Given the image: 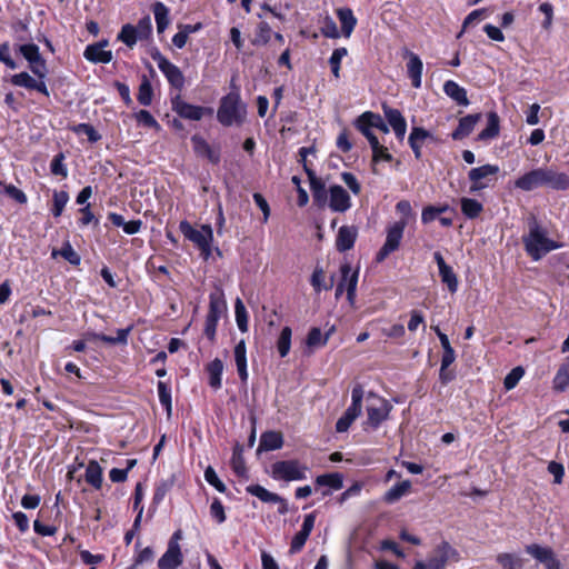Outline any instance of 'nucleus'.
I'll return each mask as SVG.
<instances>
[{
	"label": "nucleus",
	"instance_id": "1a4fd4ad",
	"mask_svg": "<svg viewBox=\"0 0 569 569\" xmlns=\"http://www.w3.org/2000/svg\"><path fill=\"white\" fill-rule=\"evenodd\" d=\"M179 230L181 233L198 248L207 246V243L213 241V231L210 224H202L201 228L194 229L190 222L182 220L179 223Z\"/></svg>",
	"mask_w": 569,
	"mask_h": 569
},
{
	"label": "nucleus",
	"instance_id": "cd10ccee",
	"mask_svg": "<svg viewBox=\"0 0 569 569\" xmlns=\"http://www.w3.org/2000/svg\"><path fill=\"white\" fill-rule=\"evenodd\" d=\"M445 93L455 100L459 106H468L469 100L465 88L460 87L453 80H448L443 84Z\"/></svg>",
	"mask_w": 569,
	"mask_h": 569
},
{
	"label": "nucleus",
	"instance_id": "9d476101",
	"mask_svg": "<svg viewBox=\"0 0 569 569\" xmlns=\"http://www.w3.org/2000/svg\"><path fill=\"white\" fill-rule=\"evenodd\" d=\"M171 106L172 110L181 118L194 121L200 120L204 114H212L213 112L211 108L193 106L186 102L184 100H182L180 94H177L174 98L171 99Z\"/></svg>",
	"mask_w": 569,
	"mask_h": 569
},
{
	"label": "nucleus",
	"instance_id": "6e6d98bb",
	"mask_svg": "<svg viewBox=\"0 0 569 569\" xmlns=\"http://www.w3.org/2000/svg\"><path fill=\"white\" fill-rule=\"evenodd\" d=\"M137 122L147 128L160 129L159 122L148 110H140L134 114Z\"/></svg>",
	"mask_w": 569,
	"mask_h": 569
},
{
	"label": "nucleus",
	"instance_id": "c756f323",
	"mask_svg": "<svg viewBox=\"0 0 569 569\" xmlns=\"http://www.w3.org/2000/svg\"><path fill=\"white\" fill-rule=\"evenodd\" d=\"M84 479L94 489H101L103 480L102 468L96 460H90L88 462Z\"/></svg>",
	"mask_w": 569,
	"mask_h": 569
},
{
	"label": "nucleus",
	"instance_id": "9b49d317",
	"mask_svg": "<svg viewBox=\"0 0 569 569\" xmlns=\"http://www.w3.org/2000/svg\"><path fill=\"white\" fill-rule=\"evenodd\" d=\"M153 60L157 62L158 68L164 74L168 82L176 89H182L184 86V77L181 70L170 62L166 57L160 53L153 56Z\"/></svg>",
	"mask_w": 569,
	"mask_h": 569
},
{
	"label": "nucleus",
	"instance_id": "c85d7f7f",
	"mask_svg": "<svg viewBox=\"0 0 569 569\" xmlns=\"http://www.w3.org/2000/svg\"><path fill=\"white\" fill-rule=\"evenodd\" d=\"M316 487H328L330 490H340L343 487V476L340 472H330L317 476Z\"/></svg>",
	"mask_w": 569,
	"mask_h": 569
},
{
	"label": "nucleus",
	"instance_id": "bb28decb",
	"mask_svg": "<svg viewBox=\"0 0 569 569\" xmlns=\"http://www.w3.org/2000/svg\"><path fill=\"white\" fill-rule=\"evenodd\" d=\"M337 16L341 24V33L343 37L349 38L357 24V18L349 8H340L337 10Z\"/></svg>",
	"mask_w": 569,
	"mask_h": 569
},
{
	"label": "nucleus",
	"instance_id": "f704fd0d",
	"mask_svg": "<svg viewBox=\"0 0 569 569\" xmlns=\"http://www.w3.org/2000/svg\"><path fill=\"white\" fill-rule=\"evenodd\" d=\"M246 491L263 502L274 503L281 500L278 493L271 492L260 485H250L246 488Z\"/></svg>",
	"mask_w": 569,
	"mask_h": 569
},
{
	"label": "nucleus",
	"instance_id": "473e14b6",
	"mask_svg": "<svg viewBox=\"0 0 569 569\" xmlns=\"http://www.w3.org/2000/svg\"><path fill=\"white\" fill-rule=\"evenodd\" d=\"M152 11L157 23V31L161 33L167 29V27L170 23L169 9L164 3L157 1L152 6Z\"/></svg>",
	"mask_w": 569,
	"mask_h": 569
},
{
	"label": "nucleus",
	"instance_id": "a878e982",
	"mask_svg": "<svg viewBox=\"0 0 569 569\" xmlns=\"http://www.w3.org/2000/svg\"><path fill=\"white\" fill-rule=\"evenodd\" d=\"M206 370L209 376V386L214 390H219L222 386L223 362L216 358L207 365Z\"/></svg>",
	"mask_w": 569,
	"mask_h": 569
},
{
	"label": "nucleus",
	"instance_id": "5fc2aeb1",
	"mask_svg": "<svg viewBox=\"0 0 569 569\" xmlns=\"http://www.w3.org/2000/svg\"><path fill=\"white\" fill-rule=\"evenodd\" d=\"M68 201L69 194L66 191H54L52 214L54 217H60Z\"/></svg>",
	"mask_w": 569,
	"mask_h": 569
},
{
	"label": "nucleus",
	"instance_id": "dca6fc26",
	"mask_svg": "<svg viewBox=\"0 0 569 569\" xmlns=\"http://www.w3.org/2000/svg\"><path fill=\"white\" fill-rule=\"evenodd\" d=\"M405 57L408 59L407 73L409 79L411 80V84L413 88L419 89L421 87V78L423 70L422 60L418 54L409 50L405 52Z\"/></svg>",
	"mask_w": 569,
	"mask_h": 569
},
{
	"label": "nucleus",
	"instance_id": "69168bd1",
	"mask_svg": "<svg viewBox=\"0 0 569 569\" xmlns=\"http://www.w3.org/2000/svg\"><path fill=\"white\" fill-rule=\"evenodd\" d=\"M271 28L267 22H260L253 44H266L270 40Z\"/></svg>",
	"mask_w": 569,
	"mask_h": 569
},
{
	"label": "nucleus",
	"instance_id": "8fccbe9b",
	"mask_svg": "<svg viewBox=\"0 0 569 569\" xmlns=\"http://www.w3.org/2000/svg\"><path fill=\"white\" fill-rule=\"evenodd\" d=\"M57 253H59L62 258H64L69 263L73 266L80 264L81 258L80 256L74 251L72 246L69 242H66L59 252L53 251L52 256L56 257Z\"/></svg>",
	"mask_w": 569,
	"mask_h": 569
},
{
	"label": "nucleus",
	"instance_id": "603ef678",
	"mask_svg": "<svg viewBox=\"0 0 569 569\" xmlns=\"http://www.w3.org/2000/svg\"><path fill=\"white\" fill-rule=\"evenodd\" d=\"M129 331H130L129 328H127V329H119L117 331V337H111V336H107V335H103V333H98L94 337L98 340L107 342V343H110V345H117V343H123L124 345L128 341Z\"/></svg>",
	"mask_w": 569,
	"mask_h": 569
},
{
	"label": "nucleus",
	"instance_id": "a19ab883",
	"mask_svg": "<svg viewBox=\"0 0 569 569\" xmlns=\"http://www.w3.org/2000/svg\"><path fill=\"white\" fill-rule=\"evenodd\" d=\"M152 97H153L152 86H151L149 79L146 76H143L142 80L140 82L139 91H138V96H137L138 102L144 107H148L152 102Z\"/></svg>",
	"mask_w": 569,
	"mask_h": 569
},
{
	"label": "nucleus",
	"instance_id": "7ed1b4c3",
	"mask_svg": "<svg viewBox=\"0 0 569 569\" xmlns=\"http://www.w3.org/2000/svg\"><path fill=\"white\" fill-rule=\"evenodd\" d=\"M309 468L297 459L279 460L271 465L270 476L277 481H302L307 479Z\"/></svg>",
	"mask_w": 569,
	"mask_h": 569
},
{
	"label": "nucleus",
	"instance_id": "e2e57ef3",
	"mask_svg": "<svg viewBox=\"0 0 569 569\" xmlns=\"http://www.w3.org/2000/svg\"><path fill=\"white\" fill-rule=\"evenodd\" d=\"M134 28H137V33L140 37V40L148 39L152 32L151 18L149 16L141 18Z\"/></svg>",
	"mask_w": 569,
	"mask_h": 569
},
{
	"label": "nucleus",
	"instance_id": "f257e3e1",
	"mask_svg": "<svg viewBox=\"0 0 569 569\" xmlns=\"http://www.w3.org/2000/svg\"><path fill=\"white\" fill-rule=\"evenodd\" d=\"M247 113L246 104L241 101L238 90L229 92L220 100L217 111L218 121L226 127L241 124Z\"/></svg>",
	"mask_w": 569,
	"mask_h": 569
},
{
	"label": "nucleus",
	"instance_id": "0eeeda50",
	"mask_svg": "<svg viewBox=\"0 0 569 569\" xmlns=\"http://www.w3.org/2000/svg\"><path fill=\"white\" fill-rule=\"evenodd\" d=\"M499 172V167L496 164H483L478 168H472L468 178L471 182L470 192H478L489 187L492 178Z\"/></svg>",
	"mask_w": 569,
	"mask_h": 569
},
{
	"label": "nucleus",
	"instance_id": "20e7f679",
	"mask_svg": "<svg viewBox=\"0 0 569 569\" xmlns=\"http://www.w3.org/2000/svg\"><path fill=\"white\" fill-rule=\"evenodd\" d=\"M227 310V302L221 289H217L209 296V310L206 317L204 335L208 339L213 340L216 337L217 326Z\"/></svg>",
	"mask_w": 569,
	"mask_h": 569
},
{
	"label": "nucleus",
	"instance_id": "b1692460",
	"mask_svg": "<svg viewBox=\"0 0 569 569\" xmlns=\"http://www.w3.org/2000/svg\"><path fill=\"white\" fill-rule=\"evenodd\" d=\"M233 353L239 378L242 382H246L248 380L247 348L243 340L236 345Z\"/></svg>",
	"mask_w": 569,
	"mask_h": 569
},
{
	"label": "nucleus",
	"instance_id": "3c124183",
	"mask_svg": "<svg viewBox=\"0 0 569 569\" xmlns=\"http://www.w3.org/2000/svg\"><path fill=\"white\" fill-rule=\"evenodd\" d=\"M72 131L77 134H86L91 143H94L101 139V136L89 123H79L72 128Z\"/></svg>",
	"mask_w": 569,
	"mask_h": 569
},
{
	"label": "nucleus",
	"instance_id": "72a5a7b5",
	"mask_svg": "<svg viewBox=\"0 0 569 569\" xmlns=\"http://www.w3.org/2000/svg\"><path fill=\"white\" fill-rule=\"evenodd\" d=\"M310 283L313 290L319 293L322 290H330L333 286V277L329 282L326 281L325 271L321 267L317 266L311 274Z\"/></svg>",
	"mask_w": 569,
	"mask_h": 569
},
{
	"label": "nucleus",
	"instance_id": "0e129e2a",
	"mask_svg": "<svg viewBox=\"0 0 569 569\" xmlns=\"http://www.w3.org/2000/svg\"><path fill=\"white\" fill-rule=\"evenodd\" d=\"M372 150V161L379 162V161H391L392 154L388 151L386 147H383L379 140H377L376 147H371Z\"/></svg>",
	"mask_w": 569,
	"mask_h": 569
},
{
	"label": "nucleus",
	"instance_id": "c9c22d12",
	"mask_svg": "<svg viewBox=\"0 0 569 569\" xmlns=\"http://www.w3.org/2000/svg\"><path fill=\"white\" fill-rule=\"evenodd\" d=\"M331 330L322 335L321 330L317 327L311 328L307 336V347L310 349H317L325 347L330 338Z\"/></svg>",
	"mask_w": 569,
	"mask_h": 569
},
{
	"label": "nucleus",
	"instance_id": "052dcab7",
	"mask_svg": "<svg viewBox=\"0 0 569 569\" xmlns=\"http://www.w3.org/2000/svg\"><path fill=\"white\" fill-rule=\"evenodd\" d=\"M12 84L32 90L34 87L36 79L32 78L28 72H20L13 74L11 78Z\"/></svg>",
	"mask_w": 569,
	"mask_h": 569
},
{
	"label": "nucleus",
	"instance_id": "6e6552de",
	"mask_svg": "<svg viewBox=\"0 0 569 569\" xmlns=\"http://www.w3.org/2000/svg\"><path fill=\"white\" fill-rule=\"evenodd\" d=\"M371 402L367 407V423L377 429L385 421L391 410V406L385 399L370 395Z\"/></svg>",
	"mask_w": 569,
	"mask_h": 569
},
{
	"label": "nucleus",
	"instance_id": "f8f14e48",
	"mask_svg": "<svg viewBox=\"0 0 569 569\" xmlns=\"http://www.w3.org/2000/svg\"><path fill=\"white\" fill-rule=\"evenodd\" d=\"M542 187L561 191L568 190L569 176L565 172L545 167L542 168Z\"/></svg>",
	"mask_w": 569,
	"mask_h": 569
},
{
	"label": "nucleus",
	"instance_id": "ea45409f",
	"mask_svg": "<svg viewBox=\"0 0 569 569\" xmlns=\"http://www.w3.org/2000/svg\"><path fill=\"white\" fill-rule=\"evenodd\" d=\"M117 38L119 41L123 42L129 48H132L137 43V41L140 40V37L137 33V28H134V26L130 23L122 26Z\"/></svg>",
	"mask_w": 569,
	"mask_h": 569
},
{
	"label": "nucleus",
	"instance_id": "13d9d810",
	"mask_svg": "<svg viewBox=\"0 0 569 569\" xmlns=\"http://www.w3.org/2000/svg\"><path fill=\"white\" fill-rule=\"evenodd\" d=\"M525 373V370L521 368V367H516L513 368L506 377H505V380H503V387L506 390H511L513 389L519 380L522 378Z\"/></svg>",
	"mask_w": 569,
	"mask_h": 569
},
{
	"label": "nucleus",
	"instance_id": "6ab92c4d",
	"mask_svg": "<svg viewBox=\"0 0 569 569\" xmlns=\"http://www.w3.org/2000/svg\"><path fill=\"white\" fill-rule=\"evenodd\" d=\"M341 280L345 283L347 291V299L352 305L356 299V290L358 284V270L352 271L349 263H343L340 267Z\"/></svg>",
	"mask_w": 569,
	"mask_h": 569
},
{
	"label": "nucleus",
	"instance_id": "864d4df0",
	"mask_svg": "<svg viewBox=\"0 0 569 569\" xmlns=\"http://www.w3.org/2000/svg\"><path fill=\"white\" fill-rule=\"evenodd\" d=\"M320 31L322 36L330 39H338L341 34L337 27V23L330 17H326L323 19Z\"/></svg>",
	"mask_w": 569,
	"mask_h": 569
},
{
	"label": "nucleus",
	"instance_id": "79ce46f5",
	"mask_svg": "<svg viewBox=\"0 0 569 569\" xmlns=\"http://www.w3.org/2000/svg\"><path fill=\"white\" fill-rule=\"evenodd\" d=\"M502 569H522V559L515 553H499L496 558Z\"/></svg>",
	"mask_w": 569,
	"mask_h": 569
},
{
	"label": "nucleus",
	"instance_id": "774afa93",
	"mask_svg": "<svg viewBox=\"0 0 569 569\" xmlns=\"http://www.w3.org/2000/svg\"><path fill=\"white\" fill-rule=\"evenodd\" d=\"M0 61L4 63L9 69H16L17 63L11 58L10 46L8 42L0 44Z\"/></svg>",
	"mask_w": 569,
	"mask_h": 569
},
{
	"label": "nucleus",
	"instance_id": "4d7b16f0",
	"mask_svg": "<svg viewBox=\"0 0 569 569\" xmlns=\"http://www.w3.org/2000/svg\"><path fill=\"white\" fill-rule=\"evenodd\" d=\"M204 479L210 486L214 487L219 492H226V485L219 479L217 472L212 467L209 466L204 470Z\"/></svg>",
	"mask_w": 569,
	"mask_h": 569
},
{
	"label": "nucleus",
	"instance_id": "e433bc0d",
	"mask_svg": "<svg viewBox=\"0 0 569 569\" xmlns=\"http://www.w3.org/2000/svg\"><path fill=\"white\" fill-rule=\"evenodd\" d=\"M499 117L496 112H490L488 114L487 127L479 133V140H489L493 139L499 134Z\"/></svg>",
	"mask_w": 569,
	"mask_h": 569
},
{
	"label": "nucleus",
	"instance_id": "4468645a",
	"mask_svg": "<svg viewBox=\"0 0 569 569\" xmlns=\"http://www.w3.org/2000/svg\"><path fill=\"white\" fill-rule=\"evenodd\" d=\"M385 118L399 140H403L407 132V122L402 113L398 109H393L387 104L382 106Z\"/></svg>",
	"mask_w": 569,
	"mask_h": 569
},
{
	"label": "nucleus",
	"instance_id": "f3484780",
	"mask_svg": "<svg viewBox=\"0 0 569 569\" xmlns=\"http://www.w3.org/2000/svg\"><path fill=\"white\" fill-rule=\"evenodd\" d=\"M182 552L179 543L169 542L167 551L158 560L159 569H177L182 563Z\"/></svg>",
	"mask_w": 569,
	"mask_h": 569
},
{
	"label": "nucleus",
	"instance_id": "7c9ffc66",
	"mask_svg": "<svg viewBox=\"0 0 569 569\" xmlns=\"http://www.w3.org/2000/svg\"><path fill=\"white\" fill-rule=\"evenodd\" d=\"M191 142L197 154L207 157L213 163L219 161V156L211 149L209 143L202 137L194 134L191 137Z\"/></svg>",
	"mask_w": 569,
	"mask_h": 569
},
{
	"label": "nucleus",
	"instance_id": "2eb2a0df",
	"mask_svg": "<svg viewBox=\"0 0 569 569\" xmlns=\"http://www.w3.org/2000/svg\"><path fill=\"white\" fill-rule=\"evenodd\" d=\"M108 46V40H101L99 42L89 44L83 51V57L93 63H109L113 56L111 51L104 50Z\"/></svg>",
	"mask_w": 569,
	"mask_h": 569
},
{
	"label": "nucleus",
	"instance_id": "423d86ee",
	"mask_svg": "<svg viewBox=\"0 0 569 569\" xmlns=\"http://www.w3.org/2000/svg\"><path fill=\"white\" fill-rule=\"evenodd\" d=\"M459 552L448 541H441L428 558L429 569H445L450 561H458Z\"/></svg>",
	"mask_w": 569,
	"mask_h": 569
},
{
	"label": "nucleus",
	"instance_id": "2f4dec72",
	"mask_svg": "<svg viewBox=\"0 0 569 569\" xmlns=\"http://www.w3.org/2000/svg\"><path fill=\"white\" fill-rule=\"evenodd\" d=\"M411 489V481L403 480L393 485L383 496V501L387 503H395L399 501L403 496L409 493Z\"/></svg>",
	"mask_w": 569,
	"mask_h": 569
},
{
	"label": "nucleus",
	"instance_id": "a18cd8bd",
	"mask_svg": "<svg viewBox=\"0 0 569 569\" xmlns=\"http://www.w3.org/2000/svg\"><path fill=\"white\" fill-rule=\"evenodd\" d=\"M526 552L532 556L536 560L541 562L542 565L548 561V559L553 555L551 548L541 547L539 545H529L526 547Z\"/></svg>",
	"mask_w": 569,
	"mask_h": 569
},
{
	"label": "nucleus",
	"instance_id": "bf43d9fd",
	"mask_svg": "<svg viewBox=\"0 0 569 569\" xmlns=\"http://www.w3.org/2000/svg\"><path fill=\"white\" fill-rule=\"evenodd\" d=\"M19 52L29 63L41 57L39 47L34 43L21 44L19 47Z\"/></svg>",
	"mask_w": 569,
	"mask_h": 569
},
{
	"label": "nucleus",
	"instance_id": "ddd939ff",
	"mask_svg": "<svg viewBox=\"0 0 569 569\" xmlns=\"http://www.w3.org/2000/svg\"><path fill=\"white\" fill-rule=\"evenodd\" d=\"M329 207L335 212H346L351 207L349 193L339 184L329 188Z\"/></svg>",
	"mask_w": 569,
	"mask_h": 569
},
{
	"label": "nucleus",
	"instance_id": "58836bf2",
	"mask_svg": "<svg viewBox=\"0 0 569 569\" xmlns=\"http://www.w3.org/2000/svg\"><path fill=\"white\" fill-rule=\"evenodd\" d=\"M461 211L468 219H475L479 217V214L483 210V206L476 199L471 198H461Z\"/></svg>",
	"mask_w": 569,
	"mask_h": 569
},
{
	"label": "nucleus",
	"instance_id": "f03ea898",
	"mask_svg": "<svg viewBox=\"0 0 569 569\" xmlns=\"http://www.w3.org/2000/svg\"><path fill=\"white\" fill-rule=\"evenodd\" d=\"M523 244L527 253L535 261L558 248V244L547 237L546 230L536 220L529 223V232L523 236Z\"/></svg>",
	"mask_w": 569,
	"mask_h": 569
},
{
	"label": "nucleus",
	"instance_id": "09e8293b",
	"mask_svg": "<svg viewBox=\"0 0 569 569\" xmlns=\"http://www.w3.org/2000/svg\"><path fill=\"white\" fill-rule=\"evenodd\" d=\"M157 388H158L159 401L167 409V412L170 415L171 407H172L171 389L163 381H159L158 385H157Z\"/></svg>",
	"mask_w": 569,
	"mask_h": 569
},
{
	"label": "nucleus",
	"instance_id": "338daca9",
	"mask_svg": "<svg viewBox=\"0 0 569 569\" xmlns=\"http://www.w3.org/2000/svg\"><path fill=\"white\" fill-rule=\"evenodd\" d=\"M210 515L218 521V523L226 521L224 507L219 499H214L211 502Z\"/></svg>",
	"mask_w": 569,
	"mask_h": 569
},
{
	"label": "nucleus",
	"instance_id": "a211bd4d",
	"mask_svg": "<svg viewBox=\"0 0 569 569\" xmlns=\"http://www.w3.org/2000/svg\"><path fill=\"white\" fill-rule=\"evenodd\" d=\"M542 187V168L530 170L515 181V188L532 191Z\"/></svg>",
	"mask_w": 569,
	"mask_h": 569
},
{
	"label": "nucleus",
	"instance_id": "c03bdc74",
	"mask_svg": "<svg viewBox=\"0 0 569 569\" xmlns=\"http://www.w3.org/2000/svg\"><path fill=\"white\" fill-rule=\"evenodd\" d=\"M234 316L236 322L241 332L248 331V312L240 298L236 299L234 302Z\"/></svg>",
	"mask_w": 569,
	"mask_h": 569
},
{
	"label": "nucleus",
	"instance_id": "393cba45",
	"mask_svg": "<svg viewBox=\"0 0 569 569\" xmlns=\"http://www.w3.org/2000/svg\"><path fill=\"white\" fill-rule=\"evenodd\" d=\"M283 445V438L280 432L266 431L260 437L258 451H272L280 449Z\"/></svg>",
	"mask_w": 569,
	"mask_h": 569
},
{
	"label": "nucleus",
	"instance_id": "412c9836",
	"mask_svg": "<svg viewBox=\"0 0 569 569\" xmlns=\"http://www.w3.org/2000/svg\"><path fill=\"white\" fill-rule=\"evenodd\" d=\"M428 140H433L432 134L428 130L421 127H413L411 129L408 142L417 160L421 159V148Z\"/></svg>",
	"mask_w": 569,
	"mask_h": 569
},
{
	"label": "nucleus",
	"instance_id": "de8ad7c7",
	"mask_svg": "<svg viewBox=\"0 0 569 569\" xmlns=\"http://www.w3.org/2000/svg\"><path fill=\"white\" fill-rule=\"evenodd\" d=\"M231 468L239 477H246L247 476V468L244 463V459L241 452V449L237 447L233 450L232 457H231Z\"/></svg>",
	"mask_w": 569,
	"mask_h": 569
},
{
	"label": "nucleus",
	"instance_id": "37998d69",
	"mask_svg": "<svg viewBox=\"0 0 569 569\" xmlns=\"http://www.w3.org/2000/svg\"><path fill=\"white\" fill-rule=\"evenodd\" d=\"M292 331L290 327H283L277 340V350L281 358H284L291 348Z\"/></svg>",
	"mask_w": 569,
	"mask_h": 569
},
{
	"label": "nucleus",
	"instance_id": "49530a36",
	"mask_svg": "<svg viewBox=\"0 0 569 569\" xmlns=\"http://www.w3.org/2000/svg\"><path fill=\"white\" fill-rule=\"evenodd\" d=\"M441 281L447 284L448 290L455 293L458 290V278L453 269L448 264L439 270Z\"/></svg>",
	"mask_w": 569,
	"mask_h": 569
},
{
	"label": "nucleus",
	"instance_id": "aec40b11",
	"mask_svg": "<svg viewBox=\"0 0 569 569\" xmlns=\"http://www.w3.org/2000/svg\"><path fill=\"white\" fill-rule=\"evenodd\" d=\"M358 230L355 226H342L340 227L337 238L336 248L340 252L348 251L353 248Z\"/></svg>",
	"mask_w": 569,
	"mask_h": 569
},
{
	"label": "nucleus",
	"instance_id": "39448f33",
	"mask_svg": "<svg viewBox=\"0 0 569 569\" xmlns=\"http://www.w3.org/2000/svg\"><path fill=\"white\" fill-rule=\"evenodd\" d=\"M408 221L401 219L388 228L386 241L376 257L377 262H382L390 253L399 248Z\"/></svg>",
	"mask_w": 569,
	"mask_h": 569
},
{
	"label": "nucleus",
	"instance_id": "4be33fe9",
	"mask_svg": "<svg viewBox=\"0 0 569 569\" xmlns=\"http://www.w3.org/2000/svg\"><path fill=\"white\" fill-rule=\"evenodd\" d=\"M372 114L371 111H366L355 120V127L367 138L370 147H376L378 138L373 133L375 126H371L373 120L368 118Z\"/></svg>",
	"mask_w": 569,
	"mask_h": 569
},
{
	"label": "nucleus",
	"instance_id": "4c0bfd02",
	"mask_svg": "<svg viewBox=\"0 0 569 569\" xmlns=\"http://www.w3.org/2000/svg\"><path fill=\"white\" fill-rule=\"evenodd\" d=\"M552 382L553 389L557 391H565L569 386V356L558 369Z\"/></svg>",
	"mask_w": 569,
	"mask_h": 569
},
{
	"label": "nucleus",
	"instance_id": "5701e85b",
	"mask_svg": "<svg viewBox=\"0 0 569 569\" xmlns=\"http://www.w3.org/2000/svg\"><path fill=\"white\" fill-rule=\"evenodd\" d=\"M480 118H481L480 113L468 114L466 117H462L459 120L458 127L451 134L452 139L461 140L465 137L469 136L472 132V130L475 129V126L480 120Z\"/></svg>",
	"mask_w": 569,
	"mask_h": 569
},
{
	"label": "nucleus",
	"instance_id": "680f3d73",
	"mask_svg": "<svg viewBox=\"0 0 569 569\" xmlns=\"http://www.w3.org/2000/svg\"><path fill=\"white\" fill-rule=\"evenodd\" d=\"M63 161H64L63 153H58L57 156L53 157V159L50 163V170H51L52 174L61 176V177L68 176V169Z\"/></svg>",
	"mask_w": 569,
	"mask_h": 569
}]
</instances>
